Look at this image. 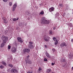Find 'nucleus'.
<instances>
[{
  "label": "nucleus",
  "instance_id": "nucleus-1",
  "mask_svg": "<svg viewBox=\"0 0 73 73\" xmlns=\"http://www.w3.org/2000/svg\"><path fill=\"white\" fill-rule=\"evenodd\" d=\"M8 37L5 36H3L1 37V39L3 41V42L2 43L1 45V48H3L5 45V44L6 43L7 40H8Z\"/></svg>",
  "mask_w": 73,
  "mask_h": 73
},
{
  "label": "nucleus",
  "instance_id": "nucleus-2",
  "mask_svg": "<svg viewBox=\"0 0 73 73\" xmlns=\"http://www.w3.org/2000/svg\"><path fill=\"white\" fill-rule=\"evenodd\" d=\"M40 23L44 24H49L50 23V20H46L45 19H42L40 21Z\"/></svg>",
  "mask_w": 73,
  "mask_h": 73
},
{
  "label": "nucleus",
  "instance_id": "nucleus-3",
  "mask_svg": "<svg viewBox=\"0 0 73 73\" xmlns=\"http://www.w3.org/2000/svg\"><path fill=\"white\" fill-rule=\"evenodd\" d=\"M18 71L16 69H13L11 70V72L13 73H17Z\"/></svg>",
  "mask_w": 73,
  "mask_h": 73
},
{
  "label": "nucleus",
  "instance_id": "nucleus-4",
  "mask_svg": "<svg viewBox=\"0 0 73 73\" xmlns=\"http://www.w3.org/2000/svg\"><path fill=\"white\" fill-rule=\"evenodd\" d=\"M17 40H18V42H21V43H22L23 42V40L22 39H21V38L20 37H18L17 38Z\"/></svg>",
  "mask_w": 73,
  "mask_h": 73
},
{
  "label": "nucleus",
  "instance_id": "nucleus-5",
  "mask_svg": "<svg viewBox=\"0 0 73 73\" xmlns=\"http://www.w3.org/2000/svg\"><path fill=\"white\" fill-rule=\"evenodd\" d=\"M11 51L13 53H15L16 52V48L13 47L11 48Z\"/></svg>",
  "mask_w": 73,
  "mask_h": 73
},
{
  "label": "nucleus",
  "instance_id": "nucleus-6",
  "mask_svg": "<svg viewBox=\"0 0 73 73\" xmlns=\"http://www.w3.org/2000/svg\"><path fill=\"white\" fill-rule=\"evenodd\" d=\"M67 46V45L65 42L62 43L60 44V46H61L62 47H64L65 46Z\"/></svg>",
  "mask_w": 73,
  "mask_h": 73
},
{
  "label": "nucleus",
  "instance_id": "nucleus-7",
  "mask_svg": "<svg viewBox=\"0 0 73 73\" xmlns=\"http://www.w3.org/2000/svg\"><path fill=\"white\" fill-rule=\"evenodd\" d=\"M23 52H24L29 53V52H30V49H29L26 48L25 50H24Z\"/></svg>",
  "mask_w": 73,
  "mask_h": 73
},
{
  "label": "nucleus",
  "instance_id": "nucleus-8",
  "mask_svg": "<svg viewBox=\"0 0 73 73\" xmlns=\"http://www.w3.org/2000/svg\"><path fill=\"white\" fill-rule=\"evenodd\" d=\"M54 8L53 7H51L50 8L49 10V12H52L54 11Z\"/></svg>",
  "mask_w": 73,
  "mask_h": 73
},
{
  "label": "nucleus",
  "instance_id": "nucleus-9",
  "mask_svg": "<svg viewBox=\"0 0 73 73\" xmlns=\"http://www.w3.org/2000/svg\"><path fill=\"white\" fill-rule=\"evenodd\" d=\"M16 7H17V3H15L14 5L13 6V11H14L16 9Z\"/></svg>",
  "mask_w": 73,
  "mask_h": 73
},
{
  "label": "nucleus",
  "instance_id": "nucleus-10",
  "mask_svg": "<svg viewBox=\"0 0 73 73\" xmlns=\"http://www.w3.org/2000/svg\"><path fill=\"white\" fill-rule=\"evenodd\" d=\"M28 47L30 49H32V48H33V45L32 44H30L28 45Z\"/></svg>",
  "mask_w": 73,
  "mask_h": 73
},
{
  "label": "nucleus",
  "instance_id": "nucleus-11",
  "mask_svg": "<svg viewBox=\"0 0 73 73\" xmlns=\"http://www.w3.org/2000/svg\"><path fill=\"white\" fill-rule=\"evenodd\" d=\"M59 15H60V14H59L58 13V12L56 13V14L55 15L56 18V17H58V16H59Z\"/></svg>",
  "mask_w": 73,
  "mask_h": 73
},
{
  "label": "nucleus",
  "instance_id": "nucleus-12",
  "mask_svg": "<svg viewBox=\"0 0 73 73\" xmlns=\"http://www.w3.org/2000/svg\"><path fill=\"white\" fill-rule=\"evenodd\" d=\"M2 63L3 64V65L5 66H6V65H7V63L3 61L2 62Z\"/></svg>",
  "mask_w": 73,
  "mask_h": 73
},
{
  "label": "nucleus",
  "instance_id": "nucleus-13",
  "mask_svg": "<svg viewBox=\"0 0 73 73\" xmlns=\"http://www.w3.org/2000/svg\"><path fill=\"white\" fill-rule=\"evenodd\" d=\"M67 25H70V27H73V25H72V23H67Z\"/></svg>",
  "mask_w": 73,
  "mask_h": 73
},
{
  "label": "nucleus",
  "instance_id": "nucleus-14",
  "mask_svg": "<svg viewBox=\"0 0 73 73\" xmlns=\"http://www.w3.org/2000/svg\"><path fill=\"white\" fill-rule=\"evenodd\" d=\"M44 40L46 41V42H48L49 41V38H48V39L46 38H44Z\"/></svg>",
  "mask_w": 73,
  "mask_h": 73
},
{
  "label": "nucleus",
  "instance_id": "nucleus-15",
  "mask_svg": "<svg viewBox=\"0 0 73 73\" xmlns=\"http://www.w3.org/2000/svg\"><path fill=\"white\" fill-rule=\"evenodd\" d=\"M65 59L64 58H63L61 60V62H65Z\"/></svg>",
  "mask_w": 73,
  "mask_h": 73
},
{
  "label": "nucleus",
  "instance_id": "nucleus-16",
  "mask_svg": "<svg viewBox=\"0 0 73 73\" xmlns=\"http://www.w3.org/2000/svg\"><path fill=\"white\" fill-rule=\"evenodd\" d=\"M46 56L48 57V58H50V56L49 55V54L47 53L46 54Z\"/></svg>",
  "mask_w": 73,
  "mask_h": 73
},
{
  "label": "nucleus",
  "instance_id": "nucleus-17",
  "mask_svg": "<svg viewBox=\"0 0 73 73\" xmlns=\"http://www.w3.org/2000/svg\"><path fill=\"white\" fill-rule=\"evenodd\" d=\"M53 40H54V41H56L57 40V39L55 37H53Z\"/></svg>",
  "mask_w": 73,
  "mask_h": 73
},
{
  "label": "nucleus",
  "instance_id": "nucleus-18",
  "mask_svg": "<svg viewBox=\"0 0 73 73\" xmlns=\"http://www.w3.org/2000/svg\"><path fill=\"white\" fill-rule=\"evenodd\" d=\"M51 69H48L47 71V73H49L50 72H51Z\"/></svg>",
  "mask_w": 73,
  "mask_h": 73
},
{
  "label": "nucleus",
  "instance_id": "nucleus-19",
  "mask_svg": "<svg viewBox=\"0 0 73 73\" xmlns=\"http://www.w3.org/2000/svg\"><path fill=\"white\" fill-rule=\"evenodd\" d=\"M4 68V67L2 65H1L0 66V68H1V69H3V68Z\"/></svg>",
  "mask_w": 73,
  "mask_h": 73
},
{
  "label": "nucleus",
  "instance_id": "nucleus-20",
  "mask_svg": "<svg viewBox=\"0 0 73 73\" xmlns=\"http://www.w3.org/2000/svg\"><path fill=\"white\" fill-rule=\"evenodd\" d=\"M18 19H13V21H17V20H18Z\"/></svg>",
  "mask_w": 73,
  "mask_h": 73
},
{
  "label": "nucleus",
  "instance_id": "nucleus-21",
  "mask_svg": "<svg viewBox=\"0 0 73 73\" xmlns=\"http://www.w3.org/2000/svg\"><path fill=\"white\" fill-rule=\"evenodd\" d=\"M8 65L9 66H10V67H13V65H12V64H8Z\"/></svg>",
  "mask_w": 73,
  "mask_h": 73
},
{
  "label": "nucleus",
  "instance_id": "nucleus-22",
  "mask_svg": "<svg viewBox=\"0 0 73 73\" xmlns=\"http://www.w3.org/2000/svg\"><path fill=\"white\" fill-rule=\"evenodd\" d=\"M54 44L55 45H57V44H58V40H56V41H55V42Z\"/></svg>",
  "mask_w": 73,
  "mask_h": 73
},
{
  "label": "nucleus",
  "instance_id": "nucleus-23",
  "mask_svg": "<svg viewBox=\"0 0 73 73\" xmlns=\"http://www.w3.org/2000/svg\"><path fill=\"white\" fill-rule=\"evenodd\" d=\"M9 5L10 7L12 6V3L11 2H9Z\"/></svg>",
  "mask_w": 73,
  "mask_h": 73
},
{
  "label": "nucleus",
  "instance_id": "nucleus-24",
  "mask_svg": "<svg viewBox=\"0 0 73 73\" xmlns=\"http://www.w3.org/2000/svg\"><path fill=\"white\" fill-rule=\"evenodd\" d=\"M44 11H41V12L40 13V15H44Z\"/></svg>",
  "mask_w": 73,
  "mask_h": 73
},
{
  "label": "nucleus",
  "instance_id": "nucleus-25",
  "mask_svg": "<svg viewBox=\"0 0 73 73\" xmlns=\"http://www.w3.org/2000/svg\"><path fill=\"white\" fill-rule=\"evenodd\" d=\"M49 34L50 35H52V31H50L49 32Z\"/></svg>",
  "mask_w": 73,
  "mask_h": 73
},
{
  "label": "nucleus",
  "instance_id": "nucleus-26",
  "mask_svg": "<svg viewBox=\"0 0 73 73\" xmlns=\"http://www.w3.org/2000/svg\"><path fill=\"white\" fill-rule=\"evenodd\" d=\"M29 44L31 45H32V44H33V42H29Z\"/></svg>",
  "mask_w": 73,
  "mask_h": 73
},
{
  "label": "nucleus",
  "instance_id": "nucleus-27",
  "mask_svg": "<svg viewBox=\"0 0 73 73\" xmlns=\"http://www.w3.org/2000/svg\"><path fill=\"white\" fill-rule=\"evenodd\" d=\"M52 50L53 52H54L56 51V50L54 48L52 49Z\"/></svg>",
  "mask_w": 73,
  "mask_h": 73
},
{
  "label": "nucleus",
  "instance_id": "nucleus-28",
  "mask_svg": "<svg viewBox=\"0 0 73 73\" xmlns=\"http://www.w3.org/2000/svg\"><path fill=\"white\" fill-rule=\"evenodd\" d=\"M4 21H5V22H4V23H5V24H7V22H6V20L4 19Z\"/></svg>",
  "mask_w": 73,
  "mask_h": 73
},
{
  "label": "nucleus",
  "instance_id": "nucleus-29",
  "mask_svg": "<svg viewBox=\"0 0 73 73\" xmlns=\"http://www.w3.org/2000/svg\"><path fill=\"white\" fill-rule=\"evenodd\" d=\"M47 60H47V59L46 58H44V61H47Z\"/></svg>",
  "mask_w": 73,
  "mask_h": 73
},
{
  "label": "nucleus",
  "instance_id": "nucleus-30",
  "mask_svg": "<svg viewBox=\"0 0 73 73\" xmlns=\"http://www.w3.org/2000/svg\"><path fill=\"white\" fill-rule=\"evenodd\" d=\"M8 49H11V46L10 45L8 46Z\"/></svg>",
  "mask_w": 73,
  "mask_h": 73
},
{
  "label": "nucleus",
  "instance_id": "nucleus-31",
  "mask_svg": "<svg viewBox=\"0 0 73 73\" xmlns=\"http://www.w3.org/2000/svg\"><path fill=\"white\" fill-rule=\"evenodd\" d=\"M8 0H3V1L4 2H7Z\"/></svg>",
  "mask_w": 73,
  "mask_h": 73
},
{
  "label": "nucleus",
  "instance_id": "nucleus-32",
  "mask_svg": "<svg viewBox=\"0 0 73 73\" xmlns=\"http://www.w3.org/2000/svg\"><path fill=\"white\" fill-rule=\"evenodd\" d=\"M68 19V21H72V19Z\"/></svg>",
  "mask_w": 73,
  "mask_h": 73
},
{
  "label": "nucleus",
  "instance_id": "nucleus-33",
  "mask_svg": "<svg viewBox=\"0 0 73 73\" xmlns=\"http://www.w3.org/2000/svg\"><path fill=\"white\" fill-rule=\"evenodd\" d=\"M41 70H42V69L40 68H39V71H41Z\"/></svg>",
  "mask_w": 73,
  "mask_h": 73
},
{
  "label": "nucleus",
  "instance_id": "nucleus-34",
  "mask_svg": "<svg viewBox=\"0 0 73 73\" xmlns=\"http://www.w3.org/2000/svg\"><path fill=\"white\" fill-rule=\"evenodd\" d=\"M27 58H29V55H28V56H27Z\"/></svg>",
  "mask_w": 73,
  "mask_h": 73
},
{
  "label": "nucleus",
  "instance_id": "nucleus-35",
  "mask_svg": "<svg viewBox=\"0 0 73 73\" xmlns=\"http://www.w3.org/2000/svg\"><path fill=\"white\" fill-rule=\"evenodd\" d=\"M27 73H32V72L31 71H29Z\"/></svg>",
  "mask_w": 73,
  "mask_h": 73
},
{
  "label": "nucleus",
  "instance_id": "nucleus-36",
  "mask_svg": "<svg viewBox=\"0 0 73 73\" xmlns=\"http://www.w3.org/2000/svg\"><path fill=\"white\" fill-rule=\"evenodd\" d=\"M25 61L26 64H27L28 63V61H27V60H25Z\"/></svg>",
  "mask_w": 73,
  "mask_h": 73
},
{
  "label": "nucleus",
  "instance_id": "nucleus-37",
  "mask_svg": "<svg viewBox=\"0 0 73 73\" xmlns=\"http://www.w3.org/2000/svg\"><path fill=\"white\" fill-rule=\"evenodd\" d=\"M52 65H54V63H52L51 64Z\"/></svg>",
  "mask_w": 73,
  "mask_h": 73
},
{
  "label": "nucleus",
  "instance_id": "nucleus-38",
  "mask_svg": "<svg viewBox=\"0 0 73 73\" xmlns=\"http://www.w3.org/2000/svg\"><path fill=\"white\" fill-rule=\"evenodd\" d=\"M53 29H54V30H55V29H56V28L54 27Z\"/></svg>",
  "mask_w": 73,
  "mask_h": 73
},
{
  "label": "nucleus",
  "instance_id": "nucleus-39",
  "mask_svg": "<svg viewBox=\"0 0 73 73\" xmlns=\"http://www.w3.org/2000/svg\"><path fill=\"white\" fill-rule=\"evenodd\" d=\"M71 41L72 42H73V39H71Z\"/></svg>",
  "mask_w": 73,
  "mask_h": 73
},
{
  "label": "nucleus",
  "instance_id": "nucleus-40",
  "mask_svg": "<svg viewBox=\"0 0 73 73\" xmlns=\"http://www.w3.org/2000/svg\"><path fill=\"white\" fill-rule=\"evenodd\" d=\"M60 6V7H61L62 6V4H60L59 5Z\"/></svg>",
  "mask_w": 73,
  "mask_h": 73
},
{
  "label": "nucleus",
  "instance_id": "nucleus-41",
  "mask_svg": "<svg viewBox=\"0 0 73 73\" xmlns=\"http://www.w3.org/2000/svg\"><path fill=\"white\" fill-rule=\"evenodd\" d=\"M44 46H45V48H47L46 45H45Z\"/></svg>",
  "mask_w": 73,
  "mask_h": 73
},
{
  "label": "nucleus",
  "instance_id": "nucleus-42",
  "mask_svg": "<svg viewBox=\"0 0 73 73\" xmlns=\"http://www.w3.org/2000/svg\"><path fill=\"white\" fill-rule=\"evenodd\" d=\"M72 70H73V67H72Z\"/></svg>",
  "mask_w": 73,
  "mask_h": 73
},
{
  "label": "nucleus",
  "instance_id": "nucleus-43",
  "mask_svg": "<svg viewBox=\"0 0 73 73\" xmlns=\"http://www.w3.org/2000/svg\"><path fill=\"white\" fill-rule=\"evenodd\" d=\"M28 64H30V63H29V62H28Z\"/></svg>",
  "mask_w": 73,
  "mask_h": 73
},
{
  "label": "nucleus",
  "instance_id": "nucleus-44",
  "mask_svg": "<svg viewBox=\"0 0 73 73\" xmlns=\"http://www.w3.org/2000/svg\"><path fill=\"white\" fill-rule=\"evenodd\" d=\"M1 42L0 40V42Z\"/></svg>",
  "mask_w": 73,
  "mask_h": 73
}]
</instances>
